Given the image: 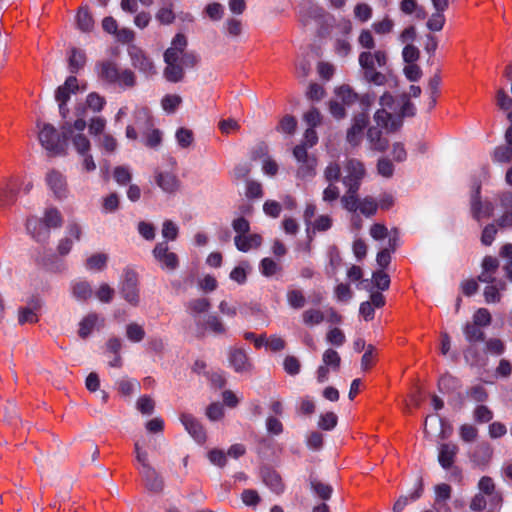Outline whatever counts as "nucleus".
Segmentation results:
<instances>
[{
	"label": "nucleus",
	"mask_w": 512,
	"mask_h": 512,
	"mask_svg": "<svg viewBox=\"0 0 512 512\" xmlns=\"http://www.w3.org/2000/svg\"><path fill=\"white\" fill-rule=\"evenodd\" d=\"M182 103V98L177 94H167L161 100V106L166 113H174Z\"/></svg>",
	"instance_id": "47"
},
{
	"label": "nucleus",
	"mask_w": 512,
	"mask_h": 512,
	"mask_svg": "<svg viewBox=\"0 0 512 512\" xmlns=\"http://www.w3.org/2000/svg\"><path fill=\"white\" fill-rule=\"evenodd\" d=\"M157 185L166 193H175L180 189L181 182L177 175L169 171H158L155 175Z\"/></svg>",
	"instance_id": "18"
},
{
	"label": "nucleus",
	"mask_w": 512,
	"mask_h": 512,
	"mask_svg": "<svg viewBox=\"0 0 512 512\" xmlns=\"http://www.w3.org/2000/svg\"><path fill=\"white\" fill-rule=\"evenodd\" d=\"M354 205L356 206V208L353 210H349V211L356 212L359 210L360 213L366 217L373 216L377 212V209H378L377 201L373 197L367 196V197L363 198L362 200H359L357 193H355V204Z\"/></svg>",
	"instance_id": "26"
},
{
	"label": "nucleus",
	"mask_w": 512,
	"mask_h": 512,
	"mask_svg": "<svg viewBox=\"0 0 512 512\" xmlns=\"http://www.w3.org/2000/svg\"><path fill=\"white\" fill-rule=\"evenodd\" d=\"M121 294L124 299L133 306H137L140 301L138 289V275L132 269H125L121 283Z\"/></svg>",
	"instance_id": "9"
},
{
	"label": "nucleus",
	"mask_w": 512,
	"mask_h": 512,
	"mask_svg": "<svg viewBox=\"0 0 512 512\" xmlns=\"http://www.w3.org/2000/svg\"><path fill=\"white\" fill-rule=\"evenodd\" d=\"M99 78L109 84H117L121 87L130 88L136 83V77L130 69L120 70L116 63L110 60H103L96 64Z\"/></svg>",
	"instance_id": "6"
},
{
	"label": "nucleus",
	"mask_w": 512,
	"mask_h": 512,
	"mask_svg": "<svg viewBox=\"0 0 512 512\" xmlns=\"http://www.w3.org/2000/svg\"><path fill=\"white\" fill-rule=\"evenodd\" d=\"M326 340L331 345L340 347L346 342V337L341 329L335 327L327 332Z\"/></svg>",
	"instance_id": "56"
},
{
	"label": "nucleus",
	"mask_w": 512,
	"mask_h": 512,
	"mask_svg": "<svg viewBox=\"0 0 512 512\" xmlns=\"http://www.w3.org/2000/svg\"><path fill=\"white\" fill-rule=\"evenodd\" d=\"M383 127L376 123V126L370 127L367 131V139L372 149L384 151L388 146V141L382 135Z\"/></svg>",
	"instance_id": "25"
},
{
	"label": "nucleus",
	"mask_w": 512,
	"mask_h": 512,
	"mask_svg": "<svg viewBox=\"0 0 512 512\" xmlns=\"http://www.w3.org/2000/svg\"><path fill=\"white\" fill-rule=\"evenodd\" d=\"M492 160L501 164H508L512 161V147L500 145L496 147L492 154Z\"/></svg>",
	"instance_id": "39"
},
{
	"label": "nucleus",
	"mask_w": 512,
	"mask_h": 512,
	"mask_svg": "<svg viewBox=\"0 0 512 512\" xmlns=\"http://www.w3.org/2000/svg\"><path fill=\"white\" fill-rule=\"evenodd\" d=\"M41 309V301L38 298H32L27 307H21L18 313V322L21 325L34 324L39 320L38 312Z\"/></svg>",
	"instance_id": "19"
},
{
	"label": "nucleus",
	"mask_w": 512,
	"mask_h": 512,
	"mask_svg": "<svg viewBox=\"0 0 512 512\" xmlns=\"http://www.w3.org/2000/svg\"><path fill=\"white\" fill-rule=\"evenodd\" d=\"M37 126L39 128L38 138L41 145L50 152L60 153L63 149V141L57 130L47 123H38Z\"/></svg>",
	"instance_id": "8"
},
{
	"label": "nucleus",
	"mask_w": 512,
	"mask_h": 512,
	"mask_svg": "<svg viewBox=\"0 0 512 512\" xmlns=\"http://www.w3.org/2000/svg\"><path fill=\"white\" fill-rule=\"evenodd\" d=\"M62 137L64 140L71 139L77 153L83 157L82 166L86 172L96 169L95 161L89 153L91 144L89 139L82 134L86 128V121L82 118L75 120L73 124L66 122L62 125Z\"/></svg>",
	"instance_id": "2"
},
{
	"label": "nucleus",
	"mask_w": 512,
	"mask_h": 512,
	"mask_svg": "<svg viewBox=\"0 0 512 512\" xmlns=\"http://www.w3.org/2000/svg\"><path fill=\"white\" fill-rule=\"evenodd\" d=\"M108 256L104 253H97L86 260V267L89 270H102L107 264Z\"/></svg>",
	"instance_id": "50"
},
{
	"label": "nucleus",
	"mask_w": 512,
	"mask_h": 512,
	"mask_svg": "<svg viewBox=\"0 0 512 512\" xmlns=\"http://www.w3.org/2000/svg\"><path fill=\"white\" fill-rule=\"evenodd\" d=\"M63 224L61 212L55 207L45 209L43 217L30 216L26 220V230L37 242H47L50 230L60 228Z\"/></svg>",
	"instance_id": "3"
},
{
	"label": "nucleus",
	"mask_w": 512,
	"mask_h": 512,
	"mask_svg": "<svg viewBox=\"0 0 512 512\" xmlns=\"http://www.w3.org/2000/svg\"><path fill=\"white\" fill-rule=\"evenodd\" d=\"M229 361L236 372H246L250 369L247 355L242 349H233L230 352Z\"/></svg>",
	"instance_id": "28"
},
{
	"label": "nucleus",
	"mask_w": 512,
	"mask_h": 512,
	"mask_svg": "<svg viewBox=\"0 0 512 512\" xmlns=\"http://www.w3.org/2000/svg\"><path fill=\"white\" fill-rule=\"evenodd\" d=\"M128 54L132 65L140 72L150 77L156 74V68L151 58L140 47L131 44L128 46Z\"/></svg>",
	"instance_id": "10"
},
{
	"label": "nucleus",
	"mask_w": 512,
	"mask_h": 512,
	"mask_svg": "<svg viewBox=\"0 0 512 512\" xmlns=\"http://www.w3.org/2000/svg\"><path fill=\"white\" fill-rule=\"evenodd\" d=\"M493 455V449L489 443L483 442L478 444L472 455L471 460L477 465H487Z\"/></svg>",
	"instance_id": "27"
},
{
	"label": "nucleus",
	"mask_w": 512,
	"mask_h": 512,
	"mask_svg": "<svg viewBox=\"0 0 512 512\" xmlns=\"http://www.w3.org/2000/svg\"><path fill=\"white\" fill-rule=\"evenodd\" d=\"M77 25L83 32H89L94 26V20L88 9L81 7L77 13Z\"/></svg>",
	"instance_id": "41"
},
{
	"label": "nucleus",
	"mask_w": 512,
	"mask_h": 512,
	"mask_svg": "<svg viewBox=\"0 0 512 512\" xmlns=\"http://www.w3.org/2000/svg\"><path fill=\"white\" fill-rule=\"evenodd\" d=\"M73 296L80 301H85L92 296V289L88 282L79 281L72 285Z\"/></svg>",
	"instance_id": "43"
},
{
	"label": "nucleus",
	"mask_w": 512,
	"mask_h": 512,
	"mask_svg": "<svg viewBox=\"0 0 512 512\" xmlns=\"http://www.w3.org/2000/svg\"><path fill=\"white\" fill-rule=\"evenodd\" d=\"M311 488L315 492V494L322 500L330 499L333 488L325 483H322L316 479L311 480Z\"/></svg>",
	"instance_id": "48"
},
{
	"label": "nucleus",
	"mask_w": 512,
	"mask_h": 512,
	"mask_svg": "<svg viewBox=\"0 0 512 512\" xmlns=\"http://www.w3.org/2000/svg\"><path fill=\"white\" fill-rule=\"evenodd\" d=\"M440 85H441V77L439 74H435L429 79L428 89L430 92V103L429 108L432 109L435 107L437 98L440 95Z\"/></svg>",
	"instance_id": "46"
},
{
	"label": "nucleus",
	"mask_w": 512,
	"mask_h": 512,
	"mask_svg": "<svg viewBox=\"0 0 512 512\" xmlns=\"http://www.w3.org/2000/svg\"><path fill=\"white\" fill-rule=\"evenodd\" d=\"M473 322L481 327L489 326L492 322V316L489 310L486 308L477 309L473 315Z\"/></svg>",
	"instance_id": "61"
},
{
	"label": "nucleus",
	"mask_w": 512,
	"mask_h": 512,
	"mask_svg": "<svg viewBox=\"0 0 512 512\" xmlns=\"http://www.w3.org/2000/svg\"><path fill=\"white\" fill-rule=\"evenodd\" d=\"M156 19L163 25H169L173 23L175 20V14L173 12L172 6L168 5L161 7L156 13Z\"/></svg>",
	"instance_id": "58"
},
{
	"label": "nucleus",
	"mask_w": 512,
	"mask_h": 512,
	"mask_svg": "<svg viewBox=\"0 0 512 512\" xmlns=\"http://www.w3.org/2000/svg\"><path fill=\"white\" fill-rule=\"evenodd\" d=\"M288 305L292 309H302L306 305V297L304 292L299 288H288L286 293Z\"/></svg>",
	"instance_id": "34"
},
{
	"label": "nucleus",
	"mask_w": 512,
	"mask_h": 512,
	"mask_svg": "<svg viewBox=\"0 0 512 512\" xmlns=\"http://www.w3.org/2000/svg\"><path fill=\"white\" fill-rule=\"evenodd\" d=\"M377 351L374 346L368 345L361 359L363 370L370 369L376 362Z\"/></svg>",
	"instance_id": "62"
},
{
	"label": "nucleus",
	"mask_w": 512,
	"mask_h": 512,
	"mask_svg": "<svg viewBox=\"0 0 512 512\" xmlns=\"http://www.w3.org/2000/svg\"><path fill=\"white\" fill-rule=\"evenodd\" d=\"M473 417L477 423H488L493 419V412L485 405H478L474 409Z\"/></svg>",
	"instance_id": "53"
},
{
	"label": "nucleus",
	"mask_w": 512,
	"mask_h": 512,
	"mask_svg": "<svg viewBox=\"0 0 512 512\" xmlns=\"http://www.w3.org/2000/svg\"><path fill=\"white\" fill-rule=\"evenodd\" d=\"M126 336L131 342H140L145 337V330L137 323H130L126 326Z\"/></svg>",
	"instance_id": "49"
},
{
	"label": "nucleus",
	"mask_w": 512,
	"mask_h": 512,
	"mask_svg": "<svg viewBox=\"0 0 512 512\" xmlns=\"http://www.w3.org/2000/svg\"><path fill=\"white\" fill-rule=\"evenodd\" d=\"M484 289V299L485 302L490 303H499L501 301V291L506 289V283L504 281H499L497 285L493 283H488Z\"/></svg>",
	"instance_id": "32"
},
{
	"label": "nucleus",
	"mask_w": 512,
	"mask_h": 512,
	"mask_svg": "<svg viewBox=\"0 0 512 512\" xmlns=\"http://www.w3.org/2000/svg\"><path fill=\"white\" fill-rule=\"evenodd\" d=\"M481 186L477 185L471 196V213L475 220L489 218L494 212V205L490 201L482 202L480 199Z\"/></svg>",
	"instance_id": "13"
},
{
	"label": "nucleus",
	"mask_w": 512,
	"mask_h": 512,
	"mask_svg": "<svg viewBox=\"0 0 512 512\" xmlns=\"http://www.w3.org/2000/svg\"><path fill=\"white\" fill-rule=\"evenodd\" d=\"M346 171L347 175L343 178V184L347 187V191L341 201L346 210H353L356 208L354 205L355 193H358L361 181L365 176V168L360 161L351 159L346 164Z\"/></svg>",
	"instance_id": "4"
},
{
	"label": "nucleus",
	"mask_w": 512,
	"mask_h": 512,
	"mask_svg": "<svg viewBox=\"0 0 512 512\" xmlns=\"http://www.w3.org/2000/svg\"><path fill=\"white\" fill-rule=\"evenodd\" d=\"M140 474L147 489L153 492L162 490L163 480L152 466H145V470Z\"/></svg>",
	"instance_id": "24"
},
{
	"label": "nucleus",
	"mask_w": 512,
	"mask_h": 512,
	"mask_svg": "<svg viewBox=\"0 0 512 512\" xmlns=\"http://www.w3.org/2000/svg\"><path fill=\"white\" fill-rule=\"evenodd\" d=\"M175 138L179 147L187 149L194 142V133L191 129L180 127L175 133Z\"/></svg>",
	"instance_id": "40"
},
{
	"label": "nucleus",
	"mask_w": 512,
	"mask_h": 512,
	"mask_svg": "<svg viewBox=\"0 0 512 512\" xmlns=\"http://www.w3.org/2000/svg\"><path fill=\"white\" fill-rule=\"evenodd\" d=\"M423 493V480L418 479L415 490L409 496L400 497L393 505L394 512H401L410 501H415L422 496Z\"/></svg>",
	"instance_id": "30"
},
{
	"label": "nucleus",
	"mask_w": 512,
	"mask_h": 512,
	"mask_svg": "<svg viewBox=\"0 0 512 512\" xmlns=\"http://www.w3.org/2000/svg\"><path fill=\"white\" fill-rule=\"evenodd\" d=\"M166 67L164 69V76L169 82H180L184 77V70L181 63L174 61H165Z\"/></svg>",
	"instance_id": "33"
},
{
	"label": "nucleus",
	"mask_w": 512,
	"mask_h": 512,
	"mask_svg": "<svg viewBox=\"0 0 512 512\" xmlns=\"http://www.w3.org/2000/svg\"><path fill=\"white\" fill-rule=\"evenodd\" d=\"M115 181L119 185H126L131 181L132 175L129 168L125 166H118L114 169L113 173Z\"/></svg>",
	"instance_id": "64"
},
{
	"label": "nucleus",
	"mask_w": 512,
	"mask_h": 512,
	"mask_svg": "<svg viewBox=\"0 0 512 512\" xmlns=\"http://www.w3.org/2000/svg\"><path fill=\"white\" fill-rule=\"evenodd\" d=\"M263 482L276 494H281L284 491V484L280 475L271 469L262 471Z\"/></svg>",
	"instance_id": "29"
},
{
	"label": "nucleus",
	"mask_w": 512,
	"mask_h": 512,
	"mask_svg": "<svg viewBox=\"0 0 512 512\" xmlns=\"http://www.w3.org/2000/svg\"><path fill=\"white\" fill-rule=\"evenodd\" d=\"M337 96L345 103L352 104L358 101L359 95L351 87L344 85L337 90Z\"/></svg>",
	"instance_id": "59"
},
{
	"label": "nucleus",
	"mask_w": 512,
	"mask_h": 512,
	"mask_svg": "<svg viewBox=\"0 0 512 512\" xmlns=\"http://www.w3.org/2000/svg\"><path fill=\"white\" fill-rule=\"evenodd\" d=\"M86 63V55L84 51L73 48L69 56V70L71 73L78 72Z\"/></svg>",
	"instance_id": "37"
},
{
	"label": "nucleus",
	"mask_w": 512,
	"mask_h": 512,
	"mask_svg": "<svg viewBox=\"0 0 512 512\" xmlns=\"http://www.w3.org/2000/svg\"><path fill=\"white\" fill-rule=\"evenodd\" d=\"M464 334L469 342H480L484 340L485 334L481 330V326L472 322L467 323L464 327Z\"/></svg>",
	"instance_id": "45"
},
{
	"label": "nucleus",
	"mask_w": 512,
	"mask_h": 512,
	"mask_svg": "<svg viewBox=\"0 0 512 512\" xmlns=\"http://www.w3.org/2000/svg\"><path fill=\"white\" fill-rule=\"evenodd\" d=\"M293 155L298 161V175L302 178L312 177L315 175L317 159L307 153V146L300 144L293 149Z\"/></svg>",
	"instance_id": "11"
},
{
	"label": "nucleus",
	"mask_w": 512,
	"mask_h": 512,
	"mask_svg": "<svg viewBox=\"0 0 512 512\" xmlns=\"http://www.w3.org/2000/svg\"><path fill=\"white\" fill-rule=\"evenodd\" d=\"M210 308V302L207 298L193 299L187 303V309L191 313H203Z\"/></svg>",
	"instance_id": "57"
},
{
	"label": "nucleus",
	"mask_w": 512,
	"mask_h": 512,
	"mask_svg": "<svg viewBox=\"0 0 512 512\" xmlns=\"http://www.w3.org/2000/svg\"><path fill=\"white\" fill-rule=\"evenodd\" d=\"M373 10L371 6L366 3H358L354 7V16L360 22L364 23L371 19Z\"/></svg>",
	"instance_id": "54"
},
{
	"label": "nucleus",
	"mask_w": 512,
	"mask_h": 512,
	"mask_svg": "<svg viewBox=\"0 0 512 512\" xmlns=\"http://www.w3.org/2000/svg\"><path fill=\"white\" fill-rule=\"evenodd\" d=\"M379 103L381 108L375 112L374 121L387 132L397 131L404 117L415 115V106L406 94L395 99L391 94L384 93Z\"/></svg>",
	"instance_id": "1"
},
{
	"label": "nucleus",
	"mask_w": 512,
	"mask_h": 512,
	"mask_svg": "<svg viewBox=\"0 0 512 512\" xmlns=\"http://www.w3.org/2000/svg\"><path fill=\"white\" fill-rule=\"evenodd\" d=\"M459 436L463 442H474L478 437V429L472 424H463L459 428Z\"/></svg>",
	"instance_id": "51"
},
{
	"label": "nucleus",
	"mask_w": 512,
	"mask_h": 512,
	"mask_svg": "<svg viewBox=\"0 0 512 512\" xmlns=\"http://www.w3.org/2000/svg\"><path fill=\"white\" fill-rule=\"evenodd\" d=\"M235 246L239 251L248 252L251 249H256L262 244V237L259 234L236 235Z\"/></svg>",
	"instance_id": "22"
},
{
	"label": "nucleus",
	"mask_w": 512,
	"mask_h": 512,
	"mask_svg": "<svg viewBox=\"0 0 512 512\" xmlns=\"http://www.w3.org/2000/svg\"><path fill=\"white\" fill-rule=\"evenodd\" d=\"M499 261L493 256H486L482 261V272L478 276V281L483 283H493L495 281L494 274L498 270Z\"/></svg>",
	"instance_id": "21"
},
{
	"label": "nucleus",
	"mask_w": 512,
	"mask_h": 512,
	"mask_svg": "<svg viewBox=\"0 0 512 512\" xmlns=\"http://www.w3.org/2000/svg\"><path fill=\"white\" fill-rule=\"evenodd\" d=\"M323 364L331 368L332 371H338L341 365V357L339 353L334 349H327L324 351L322 356Z\"/></svg>",
	"instance_id": "44"
},
{
	"label": "nucleus",
	"mask_w": 512,
	"mask_h": 512,
	"mask_svg": "<svg viewBox=\"0 0 512 512\" xmlns=\"http://www.w3.org/2000/svg\"><path fill=\"white\" fill-rule=\"evenodd\" d=\"M71 93H72L71 90H69L64 85L59 86L58 89L56 90L55 98L59 104V112L63 117H66V115L68 113L66 104L70 99Z\"/></svg>",
	"instance_id": "42"
},
{
	"label": "nucleus",
	"mask_w": 512,
	"mask_h": 512,
	"mask_svg": "<svg viewBox=\"0 0 512 512\" xmlns=\"http://www.w3.org/2000/svg\"><path fill=\"white\" fill-rule=\"evenodd\" d=\"M187 38L182 33H177L172 39L171 46L164 53V61L181 63V57L186 52Z\"/></svg>",
	"instance_id": "15"
},
{
	"label": "nucleus",
	"mask_w": 512,
	"mask_h": 512,
	"mask_svg": "<svg viewBox=\"0 0 512 512\" xmlns=\"http://www.w3.org/2000/svg\"><path fill=\"white\" fill-rule=\"evenodd\" d=\"M372 279L374 285L382 291L387 290L390 286V277L383 270L374 272Z\"/></svg>",
	"instance_id": "63"
},
{
	"label": "nucleus",
	"mask_w": 512,
	"mask_h": 512,
	"mask_svg": "<svg viewBox=\"0 0 512 512\" xmlns=\"http://www.w3.org/2000/svg\"><path fill=\"white\" fill-rule=\"evenodd\" d=\"M458 452L459 447L457 444L452 442L442 443L438 447V462L443 469L451 470L452 477L461 480V469L454 466Z\"/></svg>",
	"instance_id": "7"
},
{
	"label": "nucleus",
	"mask_w": 512,
	"mask_h": 512,
	"mask_svg": "<svg viewBox=\"0 0 512 512\" xmlns=\"http://www.w3.org/2000/svg\"><path fill=\"white\" fill-rule=\"evenodd\" d=\"M338 422V417L334 412H326L320 415L318 426L323 430H332Z\"/></svg>",
	"instance_id": "55"
},
{
	"label": "nucleus",
	"mask_w": 512,
	"mask_h": 512,
	"mask_svg": "<svg viewBox=\"0 0 512 512\" xmlns=\"http://www.w3.org/2000/svg\"><path fill=\"white\" fill-rule=\"evenodd\" d=\"M297 127V121L295 117L291 115H285L278 124L277 129L286 134H293Z\"/></svg>",
	"instance_id": "60"
},
{
	"label": "nucleus",
	"mask_w": 512,
	"mask_h": 512,
	"mask_svg": "<svg viewBox=\"0 0 512 512\" xmlns=\"http://www.w3.org/2000/svg\"><path fill=\"white\" fill-rule=\"evenodd\" d=\"M369 115L366 112L354 116L352 125L347 131V142L352 146H358L364 136V130L367 128Z\"/></svg>",
	"instance_id": "12"
},
{
	"label": "nucleus",
	"mask_w": 512,
	"mask_h": 512,
	"mask_svg": "<svg viewBox=\"0 0 512 512\" xmlns=\"http://www.w3.org/2000/svg\"><path fill=\"white\" fill-rule=\"evenodd\" d=\"M338 27L344 37L336 39L334 49L339 56L345 57L351 52V44L347 37L352 31V24L350 21H344Z\"/></svg>",
	"instance_id": "20"
},
{
	"label": "nucleus",
	"mask_w": 512,
	"mask_h": 512,
	"mask_svg": "<svg viewBox=\"0 0 512 512\" xmlns=\"http://www.w3.org/2000/svg\"><path fill=\"white\" fill-rule=\"evenodd\" d=\"M154 257L160 263L161 267L168 270H174L178 266V257L174 252L169 251L166 242L158 243L153 250Z\"/></svg>",
	"instance_id": "14"
},
{
	"label": "nucleus",
	"mask_w": 512,
	"mask_h": 512,
	"mask_svg": "<svg viewBox=\"0 0 512 512\" xmlns=\"http://www.w3.org/2000/svg\"><path fill=\"white\" fill-rule=\"evenodd\" d=\"M393 27H394V22L388 16L384 17L380 21H375L372 24V29L378 35L389 34L390 32H392Z\"/></svg>",
	"instance_id": "52"
},
{
	"label": "nucleus",
	"mask_w": 512,
	"mask_h": 512,
	"mask_svg": "<svg viewBox=\"0 0 512 512\" xmlns=\"http://www.w3.org/2000/svg\"><path fill=\"white\" fill-rule=\"evenodd\" d=\"M46 182L56 198L63 199L67 196L68 190L66 179L59 171H49L46 176Z\"/></svg>",
	"instance_id": "17"
},
{
	"label": "nucleus",
	"mask_w": 512,
	"mask_h": 512,
	"mask_svg": "<svg viewBox=\"0 0 512 512\" xmlns=\"http://www.w3.org/2000/svg\"><path fill=\"white\" fill-rule=\"evenodd\" d=\"M302 322L308 327L321 324L324 321V313L318 308H310L303 311Z\"/></svg>",
	"instance_id": "36"
},
{
	"label": "nucleus",
	"mask_w": 512,
	"mask_h": 512,
	"mask_svg": "<svg viewBox=\"0 0 512 512\" xmlns=\"http://www.w3.org/2000/svg\"><path fill=\"white\" fill-rule=\"evenodd\" d=\"M400 10L407 15L414 14L419 20L426 18V11L418 4L417 0H402L400 2Z\"/></svg>",
	"instance_id": "35"
},
{
	"label": "nucleus",
	"mask_w": 512,
	"mask_h": 512,
	"mask_svg": "<svg viewBox=\"0 0 512 512\" xmlns=\"http://www.w3.org/2000/svg\"><path fill=\"white\" fill-rule=\"evenodd\" d=\"M103 319H100L96 313H90L79 323L78 334L82 339L87 338L95 328L103 326Z\"/></svg>",
	"instance_id": "23"
},
{
	"label": "nucleus",
	"mask_w": 512,
	"mask_h": 512,
	"mask_svg": "<svg viewBox=\"0 0 512 512\" xmlns=\"http://www.w3.org/2000/svg\"><path fill=\"white\" fill-rule=\"evenodd\" d=\"M259 269L265 277H272L282 271V267L272 258H263L259 264Z\"/></svg>",
	"instance_id": "38"
},
{
	"label": "nucleus",
	"mask_w": 512,
	"mask_h": 512,
	"mask_svg": "<svg viewBox=\"0 0 512 512\" xmlns=\"http://www.w3.org/2000/svg\"><path fill=\"white\" fill-rule=\"evenodd\" d=\"M387 62L386 52L377 50L375 52L365 51L359 55V64L363 69L365 79L374 83L375 85H384L386 83V76L376 71V67H384Z\"/></svg>",
	"instance_id": "5"
},
{
	"label": "nucleus",
	"mask_w": 512,
	"mask_h": 512,
	"mask_svg": "<svg viewBox=\"0 0 512 512\" xmlns=\"http://www.w3.org/2000/svg\"><path fill=\"white\" fill-rule=\"evenodd\" d=\"M18 194V184L15 181H9L0 191V205L5 207L16 201Z\"/></svg>",
	"instance_id": "31"
},
{
	"label": "nucleus",
	"mask_w": 512,
	"mask_h": 512,
	"mask_svg": "<svg viewBox=\"0 0 512 512\" xmlns=\"http://www.w3.org/2000/svg\"><path fill=\"white\" fill-rule=\"evenodd\" d=\"M180 420L187 432L195 439L196 442L202 444L206 441V431L202 424L193 415L182 413Z\"/></svg>",
	"instance_id": "16"
}]
</instances>
